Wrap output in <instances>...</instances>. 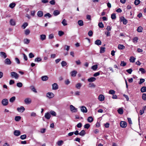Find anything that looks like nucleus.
I'll return each mask as SVG.
<instances>
[{
    "label": "nucleus",
    "instance_id": "nucleus-60",
    "mask_svg": "<svg viewBox=\"0 0 146 146\" xmlns=\"http://www.w3.org/2000/svg\"><path fill=\"white\" fill-rule=\"evenodd\" d=\"M139 71H141L142 74H144L145 72V69L143 68H140L139 69Z\"/></svg>",
    "mask_w": 146,
    "mask_h": 146
},
{
    "label": "nucleus",
    "instance_id": "nucleus-62",
    "mask_svg": "<svg viewBox=\"0 0 146 146\" xmlns=\"http://www.w3.org/2000/svg\"><path fill=\"white\" fill-rule=\"evenodd\" d=\"M142 98L144 100H146V94H143L142 96Z\"/></svg>",
    "mask_w": 146,
    "mask_h": 146
},
{
    "label": "nucleus",
    "instance_id": "nucleus-43",
    "mask_svg": "<svg viewBox=\"0 0 146 146\" xmlns=\"http://www.w3.org/2000/svg\"><path fill=\"white\" fill-rule=\"evenodd\" d=\"M86 133L85 131L84 130H82L79 133L80 135L82 136H84Z\"/></svg>",
    "mask_w": 146,
    "mask_h": 146
},
{
    "label": "nucleus",
    "instance_id": "nucleus-32",
    "mask_svg": "<svg viewBox=\"0 0 146 146\" xmlns=\"http://www.w3.org/2000/svg\"><path fill=\"white\" fill-rule=\"evenodd\" d=\"M62 23L64 26H65L67 25V21L64 19H63L62 21Z\"/></svg>",
    "mask_w": 146,
    "mask_h": 146
},
{
    "label": "nucleus",
    "instance_id": "nucleus-20",
    "mask_svg": "<svg viewBox=\"0 0 146 146\" xmlns=\"http://www.w3.org/2000/svg\"><path fill=\"white\" fill-rule=\"evenodd\" d=\"M118 48L119 50H123L125 48V46L123 45L119 44L118 45Z\"/></svg>",
    "mask_w": 146,
    "mask_h": 146
},
{
    "label": "nucleus",
    "instance_id": "nucleus-12",
    "mask_svg": "<svg viewBox=\"0 0 146 146\" xmlns=\"http://www.w3.org/2000/svg\"><path fill=\"white\" fill-rule=\"evenodd\" d=\"M81 111L83 113H86L87 112V110L86 108L84 106H82L80 108Z\"/></svg>",
    "mask_w": 146,
    "mask_h": 146
},
{
    "label": "nucleus",
    "instance_id": "nucleus-33",
    "mask_svg": "<svg viewBox=\"0 0 146 146\" xmlns=\"http://www.w3.org/2000/svg\"><path fill=\"white\" fill-rule=\"evenodd\" d=\"M82 86V84L80 83H78L76 85V87L78 89H80L81 86Z\"/></svg>",
    "mask_w": 146,
    "mask_h": 146
},
{
    "label": "nucleus",
    "instance_id": "nucleus-47",
    "mask_svg": "<svg viewBox=\"0 0 146 146\" xmlns=\"http://www.w3.org/2000/svg\"><path fill=\"white\" fill-rule=\"evenodd\" d=\"M126 63L124 61H121L120 64V66H125L126 65Z\"/></svg>",
    "mask_w": 146,
    "mask_h": 146
},
{
    "label": "nucleus",
    "instance_id": "nucleus-11",
    "mask_svg": "<svg viewBox=\"0 0 146 146\" xmlns=\"http://www.w3.org/2000/svg\"><path fill=\"white\" fill-rule=\"evenodd\" d=\"M58 86L57 83H54L52 85V89L55 90L58 89Z\"/></svg>",
    "mask_w": 146,
    "mask_h": 146
},
{
    "label": "nucleus",
    "instance_id": "nucleus-58",
    "mask_svg": "<svg viewBox=\"0 0 146 146\" xmlns=\"http://www.w3.org/2000/svg\"><path fill=\"white\" fill-rule=\"evenodd\" d=\"M50 114L53 116H56V113L54 111H50Z\"/></svg>",
    "mask_w": 146,
    "mask_h": 146
},
{
    "label": "nucleus",
    "instance_id": "nucleus-9",
    "mask_svg": "<svg viewBox=\"0 0 146 146\" xmlns=\"http://www.w3.org/2000/svg\"><path fill=\"white\" fill-rule=\"evenodd\" d=\"M0 56L1 58L5 59L7 57V55L5 53L3 52H0Z\"/></svg>",
    "mask_w": 146,
    "mask_h": 146
},
{
    "label": "nucleus",
    "instance_id": "nucleus-38",
    "mask_svg": "<svg viewBox=\"0 0 146 146\" xmlns=\"http://www.w3.org/2000/svg\"><path fill=\"white\" fill-rule=\"evenodd\" d=\"M143 29L142 28V27H141V26H140V27H138V28H137V31L138 32H139V33H141V32H142Z\"/></svg>",
    "mask_w": 146,
    "mask_h": 146
},
{
    "label": "nucleus",
    "instance_id": "nucleus-55",
    "mask_svg": "<svg viewBox=\"0 0 146 146\" xmlns=\"http://www.w3.org/2000/svg\"><path fill=\"white\" fill-rule=\"evenodd\" d=\"M61 65L62 67L64 66L67 65V63L65 61H63L61 62Z\"/></svg>",
    "mask_w": 146,
    "mask_h": 146
},
{
    "label": "nucleus",
    "instance_id": "nucleus-30",
    "mask_svg": "<svg viewBox=\"0 0 146 146\" xmlns=\"http://www.w3.org/2000/svg\"><path fill=\"white\" fill-rule=\"evenodd\" d=\"M23 41L25 44H28L30 42V40L27 38H25L24 39Z\"/></svg>",
    "mask_w": 146,
    "mask_h": 146
},
{
    "label": "nucleus",
    "instance_id": "nucleus-7",
    "mask_svg": "<svg viewBox=\"0 0 146 146\" xmlns=\"http://www.w3.org/2000/svg\"><path fill=\"white\" fill-rule=\"evenodd\" d=\"M25 108L23 106H21L20 107H18L17 109L18 112L21 113L25 111Z\"/></svg>",
    "mask_w": 146,
    "mask_h": 146
},
{
    "label": "nucleus",
    "instance_id": "nucleus-13",
    "mask_svg": "<svg viewBox=\"0 0 146 146\" xmlns=\"http://www.w3.org/2000/svg\"><path fill=\"white\" fill-rule=\"evenodd\" d=\"M98 99L100 101L102 102L104 100L105 97L103 95L100 94L99 96Z\"/></svg>",
    "mask_w": 146,
    "mask_h": 146
},
{
    "label": "nucleus",
    "instance_id": "nucleus-6",
    "mask_svg": "<svg viewBox=\"0 0 146 146\" xmlns=\"http://www.w3.org/2000/svg\"><path fill=\"white\" fill-rule=\"evenodd\" d=\"M120 124L121 127L122 128H125L127 125L126 122L124 121H121Z\"/></svg>",
    "mask_w": 146,
    "mask_h": 146
},
{
    "label": "nucleus",
    "instance_id": "nucleus-16",
    "mask_svg": "<svg viewBox=\"0 0 146 146\" xmlns=\"http://www.w3.org/2000/svg\"><path fill=\"white\" fill-rule=\"evenodd\" d=\"M31 90L33 92L35 93H37V92L36 88L35 86H31L30 87Z\"/></svg>",
    "mask_w": 146,
    "mask_h": 146
},
{
    "label": "nucleus",
    "instance_id": "nucleus-42",
    "mask_svg": "<svg viewBox=\"0 0 146 146\" xmlns=\"http://www.w3.org/2000/svg\"><path fill=\"white\" fill-rule=\"evenodd\" d=\"M63 141L62 140H60L57 142V144L58 145L60 146L63 144Z\"/></svg>",
    "mask_w": 146,
    "mask_h": 146
},
{
    "label": "nucleus",
    "instance_id": "nucleus-56",
    "mask_svg": "<svg viewBox=\"0 0 146 146\" xmlns=\"http://www.w3.org/2000/svg\"><path fill=\"white\" fill-rule=\"evenodd\" d=\"M111 18L112 19H115L116 18V15L115 13H113L111 15Z\"/></svg>",
    "mask_w": 146,
    "mask_h": 146
},
{
    "label": "nucleus",
    "instance_id": "nucleus-59",
    "mask_svg": "<svg viewBox=\"0 0 146 146\" xmlns=\"http://www.w3.org/2000/svg\"><path fill=\"white\" fill-rule=\"evenodd\" d=\"M44 17H48V18L51 17L52 16L49 13H47L44 15Z\"/></svg>",
    "mask_w": 146,
    "mask_h": 146
},
{
    "label": "nucleus",
    "instance_id": "nucleus-10",
    "mask_svg": "<svg viewBox=\"0 0 146 146\" xmlns=\"http://www.w3.org/2000/svg\"><path fill=\"white\" fill-rule=\"evenodd\" d=\"M24 102L26 104H29L31 103V100L30 98H27L25 100Z\"/></svg>",
    "mask_w": 146,
    "mask_h": 146
},
{
    "label": "nucleus",
    "instance_id": "nucleus-57",
    "mask_svg": "<svg viewBox=\"0 0 146 146\" xmlns=\"http://www.w3.org/2000/svg\"><path fill=\"white\" fill-rule=\"evenodd\" d=\"M90 125L89 123L86 124L84 125V128L85 129H88L90 127Z\"/></svg>",
    "mask_w": 146,
    "mask_h": 146
},
{
    "label": "nucleus",
    "instance_id": "nucleus-36",
    "mask_svg": "<svg viewBox=\"0 0 146 146\" xmlns=\"http://www.w3.org/2000/svg\"><path fill=\"white\" fill-rule=\"evenodd\" d=\"M141 91L142 92H146V87L143 86L141 89Z\"/></svg>",
    "mask_w": 146,
    "mask_h": 146
},
{
    "label": "nucleus",
    "instance_id": "nucleus-45",
    "mask_svg": "<svg viewBox=\"0 0 146 146\" xmlns=\"http://www.w3.org/2000/svg\"><path fill=\"white\" fill-rule=\"evenodd\" d=\"M15 100V96H13L10 98L9 99V101L11 102H13Z\"/></svg>",
    "mask_w": 146,
    "mask_h": 146
},
{
    "label": "nucleus",
    "instance_id": "nucleus-24",
    "mask_svg": "<svg viewBox=\"0 0 146 146\" xmlns=\"http://www.w3.org/2000/svg\"><path fill=\"white\" fill-rule=\"evenodd\" d=\"M48 78L47 76H44L41 77L42 80L43 81H46Z\"/></svg>",
    "mask_w": 146,
    "mask_h": 146
},
{
    "label": "nucleus",
    "instance_id": "nucleus-41",
    "mask_svg": "<svg viewBox=\"0 0 146 146\" xmlns=\"http://www.w3.org/2000/svg\"><path fill=\"white\" fill-rule=\"evenodd\" d=\"M42 60V59L40 57H37L35 58V62H39Z\"/></svg>",
    "mask_w": 146,
    "mask_h": 146
},
{
    "label": "nucleus",
    "instance_id": "nucleus-15",
    "mask_svg": "<svg viewBox=\"0 0 146 146\" xmlns=\"http://www.w3.org/2000/svg\"><path fill=\"white\" fill-rule=\"evenodd\" d=\"M77 73V71L74 70L70 72L71 76L72 77H75Z\"/></svg>",
    "mask_w": 146,
    "mask_h": 146
},
{
    "label": "nucleus",
    "instance_id": "nucleus-19",
    "mask_svg": "<svg viewBox=\"0 0 146 146\" xmlns=\"http://www.w3.org/2000/svg\"><path fill=\"white\" fill-rule=\"evenodd\" d=\"M44 117L46 119H50L51 115L49 113L47 112L45 114Z\"/></svg>",
    "mask_w": 146,
    "mask_h": 146
},
{
    "label": "nucleus",
    "instance_id": "nucleus-25",
    "mask_svg": "<svg viewBox=\"0 0 146 146\" xmlns=\"http://www.w3.org/2000/svg\"><path fill=\"white\" fill-rule=\"evenodd\" d=\"M60 13V11L58 10H55L53 13V15L54 16H56L59 15Z\"/></svg>",
    "mask_w": 146,
    "mask_h": 146
},
{
    "label": "nucleus",
    "instance_id": "nucleus-14",
    "mask_svg": "<svg viewBox=\"0 0 146 146\" xmlns=\"http://www.w3.org/2000/svg\"><path fill=\"white\" fill-rule=\"evenodd\" d=\"M14 134L15 136H18L20 135L21 132L19 130H15L14 131Z\"/></svg>",
    "mask_w": 146,
    "mask_h": 146
},
{
    "label": "nucleus",
    "instance_id": "nucleus-21",
    "mask_svg": "<svg viewBox=\"0 0 146 146\" xmlns=\"http://www.w3.org/2000/svg\"><path fill=\"white\" fill-rule=\"evenodd\" d=\"M95 44L97 45H100L101 44L102 42L100 40H97L95 42Z\"/></svg>",
    "mask_w": 146,
    "mask_h": 146
},
{
    "label": "nucleus",
    "instance_id": "nucleus-40",
    "mask_svg": "<svg viewBox=\"0 0 146 146\" xmlns=\"http://www.w3.org/2000/svg\"><path fill=\"white\" fill-rule=\"evenodd\" d=\"M21 118L20 116H16L15 117V120L17 121H19L21 120Z\"/></svg>",
    "mask_w": 146,
    "mask_h": 146
},
{
    "label": "nucleus",
    "instance_id": "nucleus-28",
    "mask_svg": "<svg viewBox=\"0 0 146 146\" xmlns=\"http://www.w3.org/2000/svg\"><path fill=\"white\" fill-rule=\"evenodd\" d=\"M117 112L119 114H122L123 113V110L122 108H120L117 110Z\"/></svg>",
    "mask_w": 146,
    "mask_h": 146
},
{
    "label": "nucleus",
    "instance_id": "nucleus-34",
    "mask_svg": "<svg viewBox=\"0 0 146 146\" xmlns=\"http://www.w3.org/2000/svg\"><path fill=\"white\" fill-rule=\"evenodd\" d=\"M16 5V4L14 3H10L9 5V7L11 9H13Z\"/></svg>",
    "mask_w": 146,
    "mask_h": 146
},
{
    "label": "nucleus",
    "instance_id": "nucleus-48",
    "mask_svg": "<svg viewBox=\"0 0 146 146\" xmlns=\"http://www.w3.org/2000/svg\"><path fill=\"white\" fill-rule=\"evenodd\" d=\"M95 85L93 83H90L89 84V87L90 88H95Z\"/></svg>",
    "mask_w": 146,
    "mask_h": 146
},
{
    "label": "nucleus",
    "instance_id": "nucleus-31",
    "mask_svg": "<svg viewBox=\"0 0 146 146\" xmlns=\"http://www.w3.org/2000/svg\"><path fill=\"white\" fill-rule=\"evenodd\" d=\"M24 32L25 34L26 35H29L30 32V30L28 29L25 30Z\"/></svg>",
    "mask_w": 146,
    "mask_h": 146
},
{
    "label": "nucleus",
    "instance_id": "nucleus-63",
    "mask_svg": "<svg viewBox=\"0 0 146 146\" xmlns=\"http://www.w3.org/2000/svg\"><path fill=\"white\" fill-rule=\"evenodd\" d=\"M126 72L129 74H131L132 72V70L131 68H130L126 70Z\"/></svg>",
    "mask_w": 146,
    "mask_h": 146
},
{
    "label": "nucleus",
    "instance_id": "nucleus-18",
    "mask_svg": "<svg viewBox=\"0 0 146 146\" xmlns=\"http://www.w3.org/2000/svg\"><path fill=\"white\" fill-rule=\"evenodd\" d=\"M10 23L11 25L12 26H15L16 25L15 22L13 19H10Z\"/></svg>",
    "mask_w": 146,
    "mask_h": 146
},
{
    "label": "nucleus",
    "instance_id": "nucleus-26",
    "mask_svg": "<svg viewBox=\"0 0 146 146\" xmlns=\"http://www.w3.org/2000/svg\"><path fill=\"white\" fill-rule=\"evenodd\" d=\"M135 58L133 56H131L129 58V61L131 62H134L135 61Z\"/></svg>",
    "mask_w": 146,
    "mask_h": 146
},
{
    "label": "nucleus",
    "instance_id": "nucleus-23",
    "mask_svg": "<svg viewBox=\"0 0 146 146\" xmlns=\"http://www.w3.org/2000/svg\"><path fill=\"white\" fill-rule=\"evenodd\" d=\"M96 79L94 77H91L88 79V81L89 82H92L94 81Z\"/></svg>",
    "mask_w": 146,
    "mask_h": 146
},
{
    "label": "nucleus",
    "instance_id": "nucleus-39",
    "mask_svg": "<svg viewBox=\"0 0 146 146\" xmlns=\"http://www.w3.org/2000/svg\"><path fill=\"white\" fill-rule=\"evenodd\" d=\"M115 91L113 90H110L109 91V93L110 94L114 95L115 93Z\"/></svg>",
    "mask_w": 146,
    "mask_h": 146
},
{
    "label": "nucleus",
    "instance_id": "nucleus-54",
    "mask_svg": "<svg viewBox=\"0 0 146 146\" xmlns=\"http://www.w3.org/2000/svg\"><path fill=\"white\" fill-rule=\"evenodd\" d=\"M27 137V136L26 135L24 134L22 135H21L20 136V138L21 139H26Z\"/></svg>",
    "mask_w": 146,
    "mask_h": 146
},
{
    "label": "nucleus",
    "instance_id": "nucleus-4",
    "mask_svg": "<svg viewBox=\"0 0 146 146\" xmlns=\"http://www.w3.org/2000/svg\"><path fill=\"white\" fill-rule=\"evenodd\" d=\"M120 21L122 22L124 25H126L127 23V20L123 17H122L120 18Z\"/></svg>",
    "mask_w": 146,
    "mask_h": 146
},
{
    "label": "nucleus",
    "instance_id": "nucleus-64",
    "mask_svg": "<svg viewBox=\"0 0 146 146\" xmlns=\"http://www.w3.org/2000/svg\"><path fill=\"white\" fill-rule=\"evenodd\" d=\"M29 57L30 58H32L34 57V55L31 52L29 54Z\"/></svg>",
    "mask_w": 146,
    "mask_h": 146
},
{
    "label": "nucleus",
    "instance_id": "nucleus-44",
    "mask_svg": "<svg viewBox=\"0 0 146 146\" xmlns=\"http://www.w3.org/2000/svg\"><path fill=\"white\" fill-rule=\"evenodd\" d=\"M98 68V65L97 64L93 65L92 67V69L94 70H96Z\"/></svg>",
    "mask_w": 146,
    "mask_h": 146
},
{
    "label": "nucleus",
    "instance_id": "nucleus-22",
    "mask_svg": "<svg viewBox=\"0 0 146 146\" xmlns=\"http://www.w3.org/2000/svg\"><path fill=\"white\" fill-rule=\"evenodd\" d=\"M46 36L45 35H41L40 36V39L42 40V41L45 40L46 39Z\"/></svg>",
    "mask_w": 146,
    "mask_h": 146
},
{
    "label": "nucleus",
    "instance_id": "nucleus-35",
    "mask_svg": "<svg viewBox=\"0 0 146 146\" xmlns=\"http://www.w3.org/2000/svg\"><path fill=\"white\" fill-rule=\"evenodd\" d=\"M105 48L104 47H101L100 48V52L102 53H103L105 52Z\"/></svg>",
    "mask_w": 146,
    "mask_h": 146
},
{
    "label": "nucleus",
    "instance_id": "nucleus-46",
    "mask_svg": "<svg viewBox=\"0 0 146 146\" xmlns=\"http://www.w3.org/2000/svg\"><path fill=\"white\" fill-rule=\"evenodd\" d=\"M28 24L27 23H25L22 26V27L23 29H25L28 26Z\"/></svg>",
    "mask_w": 146,
    "mask_h": 146
},
{
    "label": "nucleus",
    "instance_id": "nucleus-2",
    "mask_svg": "<svg viewBox=\"0 0 146 146\" xmlns=\"http://www.w3.org/2000/svg\"><path fill=\"white\" fill-rule=\"evenodd\" d=\"M70 110L72 112L75 113L77 111V109L75 108V107L73 105H70Z\"/></svg>",
    "mask_w": 146,
    "mask_h": 146
},
{
    "label": "nucleus",
    "instance_id": "nucleus-1",
    "mask_svg": "<svg viewBox=\"0 0 146 146\" xmlns=\"http://www.w3.org/2000/svg\"><path fill=\"white\" fill-rule=\"evenodd\" d=\"M10 74L11 77L16 79H17L19 77V75L16 72H12Z\"/></svg>",
    "mask_w": 146,
    "mask_h": 146
},
{
    "label": "nucleus",
    "instance_id": "nucleus-53",
    "mask_svg": "<svg viewBox=\"0 0 146 146\" xmlns=\"http://www.w3.org/2000/svg\"><path fill=\"white\" fill-rule=\"evenodd\" d=\"M145 80L144 79H143V78H141L140 79L139 82V84L140 85L142 83L144 82H145Z\"/></svg>",
    "mask_w": 146,
    "mask_h": 146
},
{
    "label": "nucleus",
    "instance_id": "nucleus-49",
    "mask_svg": "<svg viewBox=\"0 0 146 146\" xmlns=\"http://www.w3.org/2000/svg\"><path fill=\"white\" fill-rule=\"evenodd\" d=\"M140 3V1L139 0H135L134 1V4L136 5H139Z\"/></svg>",
    "mask_w": 146,
    "mask_h": 146
},
{
    "label": "nucleus",
    "instance_id": "nucleus-5",
    "mask_svg": "<svg viewBox=\"0 0 146 146\" xmlns=\"http://www.w3.org/2000/svg\"><path fill=\"white\" fill-rule=\"evenodd\" d=\"M46 96L49 98H52L54 96V94L52 92H48L46 94Z\"/></svg>",
    "mask_w": 146,
    "mask_h": 146
},
{
    "label": "nucleus",
    "instance_id": "nucleus-17",
    "mask_svg": "<svg viewBox=\"0 0 146 146\" xmlns=\"http://www.w3.org/2000/svg\"><path fill=\"white\" fill-rule=\"evenodd\" d=\"M43 14V12L42 11H39L37 12V15L39 17H42Z\"/></svg>",
    "mask_w": 146,
    "mask_h": 146
},
{
    "label": "nucleus",
    "instance_id": "nucleus-61",
    "mask_svg": "<svg viewBox=\"0 0 146 146\" xmlns=\"http://www.w3.org/2000/svg\"><path fill=\"white\" fill-rule=\"evenodd\" d=\"M93 32L91 30L89 31L88 33V35L90 36H92L93 35Z\"/></svg>",
    "mask_w": 146,
    "mask_h": 146
},
{
    "label": "nucleus",
    "instance_id": "nucleus-51",
    "mask_svg": "<svg viewBox=\"0 0 146 146\" xmlns=\"http://www.w3.org/2000/svg\"><path fill=\"white\" fill-rule=\"evenodd\" d=\"M17 86L19 88H21L23 86V84L21 82H18L17 84Z\"/></svg>",
    "mask_w": 146,
    "mask_h": 146
},
{
    "label": "nucleus",
    "instance_id": "nucleus-37",
    "mask_svg": "<svg viewBox=\"0 0 146 146\" xmlns=\"http://www.w3.org/2000/svg\"><path fill=\"white\" fill-rule=\"evenodd\" d=\"M138 38L137 37H135L133 39V42L135 43H137L138 42Z\"/></svg>",
    "mask_w": 146,
    "mask_h": 146
},
{
    "label": "nucleus",
    "instance_id": "nucleus-50",
    "mask_svg": "<svg viewBox=\"0 0 146 146\" xmlns=\"http://www.w3.org/2000/svg\"><path fill=\"white\" fill-rule=\"evenodd\" d=\"M98 26L100 28H103L104 27V25L102 22L99 23L98 24Z\"/></svg>",
    "mask_w": 146,
    "mask_h": 146
},
{
    "label": "nucleus",
    "instance_id": "nucleus-8",
    "mask_svg": "<svg viewBox=\"0 0 146 146\" xmlns=\"http://www.w3.org/2000/svg\"><path fill=\"white\" fill-rule=\"evenodd\" d=\"M4 63L5 64L7 65H10L11 64V62L10 59L8 58H7L4 61Z\"/></svg>",
    "mask_w": 146,
    "mask_h": 146
},
{
    "label": "nucleus",
    "instance_id": "nucleus-29",
    "mask_svg": "<svg viewBox=\"0 0 146 146\" xmlns=\"http://www.w3.org/2000/svg\"><path fill=\"white\" fill-rule=\"evenodd\" d=\"M87 120L89 122L91 123L93 121V119L92 117L90 116L88 118Z\"/></svg>",
    "mask_w": 146,
    "mask_h": 146
},
{
    "label": "nucleus",
    "instance_id": "nucleus-3",
    "mask_svg": "<svg viewBox=\"0 0 146 146\" xmlns=\"http://www.w3.org/2000/svg\"><path fill=\"white\" fill-rule=\"evenodd\" d=\"M1 103L3 106H6L8 104V100L7 99H4L2 100Z\"/></svg>",
    "mask_w": 146,
    "mask_h": 146
},
{
    "label": "nucleus",
    "instance_id": "nucleus-52",
    "mask_svg": "<svg viewBox=\"0 0 146 146\" xmlns=\"http://www.w3.org/2000/svg\"><path fill=\"white\" fill-rule=\"evenodd\" d=\"M64 34V32L62 31H59L58 32V35L61 36Z\"/></svg>",
    "mask_w": 146,
    "mask_h": 146
},
{
    "label": "nucleus",
    "instance_id": "nucleus-27",
    "mask_svg": "<svg viewBox=\"0 0 146 146\" xmlns=\"http://www.w3.org/2000/svg\"><path fill=\"white\" fill-rule=\"evenodd\" d=\"M78 25L80 26H82L84 25L83 21L82 20H79L78 21Z\"/></svg>",
    "mask_w": 146,
    "mask_h": 146
}]
</instances>
